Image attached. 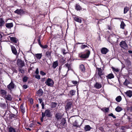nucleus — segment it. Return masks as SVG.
<instances>
[{"label": "nucleus", "instance_id": "nucleus-1", "mask_svg": "<svg viewBox=\"0 0 132 132\" xmlns=\"http://www.w3.org/2000/svg\"><path fill=\"white\" fill-rule=\"evenodd\" d=\"M90 53V51L89 50H86V52L84 53L82 52L78 54V56L81 60H83L88 58Z\"/></svg>", "mask_w": 132, "mask_h": 132}, {"label": "nucleus", "instance_id": "nucleus-2", "mask_svg": "<svg viewBox=\"0 0 132 132\" xmlns=\"http://www.w3.org/2000/svg\"><path fill=\"white\" fill-rule=\"evenodd\" d=\"M42 114L44 116L48 118H51L53 115L51 113V111L48 109L46 110L44 112H42Z\"/></svg>", "mask_w": 132, "mask_h": 132}, {"label": "nucleus", "instance_id": "nucleus-3", "mask_svg": "<svg viewBox=\"0 0 132 132\" xmlns=\"http://www.w3.org/2000/svg\"><path fill=\"white\" fill-rule=\"evenodd\" d=\"M45 83L48 86L53 87L54 84V82L51 78H48L45 82Z\"/></svg>", "mask_w": 132, "mask_h": 132}, {"label": "nucleus", "instance_id": "nucleus-4", "mask_svg": "<svg viewBox=\"0 0 132 132\" xmlns=\"http://www.w3.org/2000/svg\"><path fill=\"white\" fill-rule=\"evenodd\" d=\"M120 46L123 49L125 50H127L128 48V45L125 41L122 40L120 44Z\"/></svg>", "mask_w": 132, "mask_h": 132}, {"label": "nucleus", "instance_id": "nucleus-5", "mask_svg": "<svg viewBox=\"0 0 132 132\" xmlns=\"http://www.w3.org/2000/svg\"><path fill=\"white\" fill-rule=\"evenodd\" d=\"M17 64L19 67L22 68L25 65L24 61H22L20 59H18L17 61Z\"/></svg>", "mask_w": 132, "mask_h": 132}, {"label": "nucleus", "instance_id": "nucleus-6", "mask_svg": "<svg viewBox=\"0 0 132 132\" xmlns=\"http://www.w3.org/2000/svg\"><path fill=\"white\" fill-rule=\"evenodd\" d=\"M75 7V9L77 11H80L84 10V9L82 8L78 3L76 4Z\"/></svg>", "mask_w": 132, "mask_h": 132}, {"label": "nucleus", "instance_id": "nucleus-7", "mask_svg": "<svg viewBox=\"0 0 132 132\" xmlns=\"http://www.w3.org/2000/svg\"><path fill=\"white\" fill-rule=\"evenodd\" d=\"M14 84L12 81L11 83L7 86V88L10 90V92H11L12 91V89L14 88Z\"/></svg>", "mask_w": 132, "mask_h": 132}, {"label": "nucleus", "instance_id": "nucleus-8", "mask_svg": "<svg viewBox=\"0 0 132 132\" xmlns=\"http://www.w3.org/2000/svg\"><path fill=\"white\" fill-rule=\"evenodd\" d=\"M14 12L20 15H22L23 14H25V12L23 10L21 9H17L14 11Z\"/></svg>", "mask_w": 132, "mask_h": 132}, {"label": "nucleus", "instance_id": "nucleus-9", "mask_svg": "<svg viewBox=\"0 0 132 132\" xmlns=\"http://www.w3.org/2000/svg\"><path fill=\"white\" fill-rule=\"evenodd\" d=\"M55 117L57 120H59L61 119L62 118V116L61 113L57 112L54 114Z\"/></svg>", "mask_w": 132, "mask_h": 132}, {"label": "nucleus", "instance_id": "nucleus-10", "mask_svg": "<svg viewBox=\"0 0 132 132\" xmlns=\"http://www.w3.org/2000/svg\"><path fill=\"white\" fill-rule=\"evenodd\" d=\"M72 106V103L71 102H67L65 108L66 110L68 111L71 108Z\"/></svg>", "mask_w": 132, "mask_h": 132}, {"label": "nucleus", "instance_id": "nucleus-11", "mask_svg": "<svg viewBox=\"0 0 132 132\" xmlns=\"http://www.w3.org/2000/svg\"><path fill=\"white\" fill-rule=\"evenodd\" d=\"M7 94V92L6 90L2 89L0 90V96L4 98Z\"/></svg>", "mask_w": 132, "mask_h": 132}, {"label": "nucleus", "instance_id": "nucleus-12", "mask_svg": "<svg viewBox=\"0 0 132 132\" xmlns=\"http://www.w3.org/2000/svg\"><path fill=\"white\" fill-rule=\"evenodd\" d=\"M97 70L98 74L100 78L102 79V76L103 75L104 73H103L102 69L101 68H97Z\"/></svg>", "mask_w": 132, "mask_h": 132}, {"label": "nucleus", "instance_id": "nucleus-13", "mask_svg": "<svg viewBox=\"0 0 132 132\" xmlns=\"http://www.w3.org/2000/svg\"><path fill=\"white\" fill-rule=\"evenodd\" d=\"M10 46L11 48V51L12 53L15 55H17V52L16 49L15 47L13 45H10Z\"/></svg>", "mask_w": 132, "mask_h": 132}, {"label": "nucleus", "instance_id": "nucleus-14", "mask_svg": "<svg viewBox=\"0 0 132 132\" xmlns=\"http://www.w3.org/2000/svg\"><path fill=\"white\" fill-rule=\"evenodd\" d=\"M72 16L74 18V20L75 21L79 23H81V20L77 16L75 15H73Z\"/></svg>", "mask_w": 132, "mask_h": 132}, {"label": "nucleus", "instance_id": "nucleus-15", "mask_svg": "<svg viewBox=\"0 0 132 132\" xmlns=\"http://www.w3.org/2000/svg\"><path fill=\"white\" fill-rule=\"evenodd\" d=\"M109 51L108 49L105 47H103L101 50V52L103 54H106Z\"/></svg>", "mask_w": 132, "mask_h": 132}, {"label": "nucleus", "instance_id": "nucleus-16", "mask_svg": "<svg viewBox=\"0 0 132 132\" xmlns=\"http://www.w3.org/2000/svg\"><path fill=\"white\" fill-rule=\"evenodd\" d=\"M94 86L96 89H99L102 87V86L101 84L97 82L94 85Z\"/></svg>", "mask_w": 132, "mask_h": 132}, {"label": "nucleus", "instance_id": "nucleus-17", "mask_svg": "<svg viewBox=\"0 0 132 132\" xmlns=\"http://www.w3.org/2000/svg\"><path fill=\"white\" fill-rule=\"evenodd\" d=\"M66 123V120L64 118H63L61 121V122L60 124V126L61 127L65 126V125Z\"/></svg>", "mask_w": 132, "mask_h": 132}, {"label": "nucleus", "instance_id": "nucleus-18", "mask_svg": "<svg viewBox=\"0 0 132 132\" xmlns=\"http://www.w3.org/2000/svg\"><path fill=\"white\" fill-rule=\"evenodd\" d=\"M4 98L8 101H11L12 99V98L11 95L8 94L7 95V94L4 97Z\"/></svg>", "mask_w": 132, "mask_h": 132}, {"label": "nucleus", "instance_id": "nucleus-19", "mask_svg": "<svg viewBox=\"0 0 132 132\" xmlns=\"http://www.w3.org/2000/svg\"><path fill=\"white\" fill-rule=\"evenodd\" d=\"M5 23L4 19L3 18H0V28H2Z\"/></svg>", "mask_w": 132, "mask_h": 132}, {"label": "nucleus", "instance_id": "nucleus-20", "mask_svg": "<svg viewBox=\"0 0 132 132\" xmlns=\"http://www.w3.org/2000/svg\"><path fill=\"white\" fill-rule=\"evenodd\" d=\"M44 93V92L41 88H40L36 92V94L38 96H42Z\"/></svg>", "mask_w": 132, "mask_h": 132}, {"label": "nucleus", "instance_id": "nucleus-21", "mask_svg": "<svg viewBox=\"0 0 132 132\" xmlns=\"http://www.w3.org/2000/svg\"><path fill=\"white\" fill-rule=\"evenodd\" d=\"M7 130L9 132H16L15 128L10 126L7 127Z\"/></svg>", "mask_w": 132, "mask_h": 132}, {"label": "nucleus", "instance_id": "nucleus-22", "mask_svg": "<svg viewBox=\"0 0 132 132\" xmlns=\"http://www.w3.org/2000/svg\"><path fill=\"white\" fill-rule=\"evenodd\" d=\"M10 39L12 43H17L18 41V39L15 37H10Z\"/></svg>", "mask_w": 132, "mask_h": 132}, {"label": "nucleus", "instance_id": "nucleus-23", "mask_svg": "<svg viewBox=\"0 0 132 132\" xmlns=\"http://www.w3.org/2000/svg\"><path fill=\"white\" fill-rule=\"evenodd\" d=\"M106 76L107 80L109 79L113 78L114 77L113 74L112 73H109L108 75Z\"/></svg>", "mask_w": 132, "mask_h": 132}, {"label": "nucleus", "instance_id": "nucleus-24", "mask_svg": "<svg viewBox=\"0 0 132 132\" xmlns=\"http://www.w3.org/2000/svg\"><path fill=\"white\" fill-rule=\"evenodd\" d=\"M125 93L127 96L129 97H131L132 96V91L131 90L127 91Z\"/></svg>", "mask_w": 132, "mask_h": 132}, {"label": "nucleus", "instance_id": "nucleus-25", "mask_svg": "<svg viewBox=\"0 0 132 132\" xmlns=\"http://www.w3.org/2000/svg\"><path fill=\"white\" fill-rule=\"evenodd\" d=\"M6 27L8 29H11V28L13 27V23H6L5 24Z\"/></svg>", "mask_w": 132, "mask_h": 132}, {"label": "nucleus", "instance_id": "nucleus-26", "mask_svg": "<svg viewBox=\"0 0 132 132\" xmlns=\"http://www.w3.org/2000/svg\"><path fill=\"white\" fill-rule=\"evenodd\" d=\"M52 52L48 51L46 52L45 54V56H47L48 58L50 59L51 58V53Z\"/></svg>", "mask_w": 132, "mask_h": 132}, {"label": "nucleus", "instance_id": "nucleus-27", "mask_svg": "<svg viewBox=\"0 0 132 132\" xmlns=\"http://www.w3.org/2000/svg\"><path fill=\"white\" fill-rule=\"evenodd\" d=\"M92 128L89 125H86L84 127V130L85 131H90Z\"/></svg>", "mask_w": 132, "mask_h": 132}, {"label": "nucleus", "instance_id": "nucleus-28", "mask_svg": "<svg viewBox=\"0 0 132 132\" xmlns=\"http://www.w3.org/2000/svg\"><path fill=\"white\" fill-rule=\"evenodd\" d=\"M58 64L59 63L58 61L54 62L53 64L52 67L53 69H55L58 65Z\"/></svg>", "mask_w": 132, "mask_h": 132}, {"label": "nucleus", "instance_id": "nucleus-29", "mask_svg": "<svg viewBox=\"0 0 132 132\" xmlns=\"http://www.w3.org/2000/svg\"><path fill=\"white\" fill-rule=\"evenodd\" d=\"M20 109L22 113L23 114L25 112V109L24 107L23 106V104H21L20 106Z\"/></svg>", "mask_w": 132, "mask_h": 132}, {"label": "nucleus", "instance_id": "nucleus-30", "mask_svg": "<svg viewBox=\"0 0 132 132\" xmlns=\"http://www.w3.org/2000/svg\"><path fill=\"white\" fill-rule=\"evenodd\" d=\"M76 92V91L73 89H72L70 91L69 93L71 97L75 95Z\"/></svg>", "mask_w": 132, "mask_h": 132}, {"label": "nucleus", "instance_id": "nucleus-31", "mask_svg": "<svg viewBox=\"0 0 132 132\" xmlns=\"http://www.w3.org/2000/svg\"><path fill=\"white\" fill-rule=\"evenodd\" d=\"M79 69L82 72H84L85 71V66L83 64H81L80 65Z\"/></svg>", "mask_w": 132, "mask_h": 132}, {"label": "nucleus", "instance_id": "nucleus-32", "mask_svg": "<svg viewBox=\"0 0 132 132\" xmlns=\"http://www.w3.org/2000/svg\"><path fill=\"white\" fill-rule=\"evenodd\" d=\"M64 65L68 68V71L72 70L71 64H69L68 63H67L65 64Z\"/></svg>", "mask_w": 132, "mask_h": 132}, {"label": "nucleus", "instance_id": "nucleus-33", "mask_svg": "<svg viewBox=\"0 0 132 132\" xmlns=\"http://www.w3.org/2000/svg\"><path fill=\"white\" fill-rule=\"evenodd\" d=\"M101 110L104 112H108L109 111V108H103L101 109Z\"/></svg>", "mask_w": 132, "mask_h": 132}, {"label": "nucleus", "instance_id": "nucleus-34", "mask_svg": "<svg viewBox=\"0 0 132 132\" xmlns=\"http://www.w3.org/2000/svg\"><path fill=\"white\" fill-rule=\"evenodd\" d=\"M42 56V53H38L36 54L35 57H36L37 59H41Z\"/></svg>", "mask_w": 132, "mask_h": 132}, {"label": "nucleus", "instance_id": "nucleus-35", "mask_svg": "<svg viewBox=\"0 0 132 132\" xmlns=\"http://www.w3.org/2000/svg\"><path fill=\"white\" fill-rule=\"evenodd\" d=\"M57 104L55 102H52L51 103V108H55L57 105Z\"/></svg>", "mask_w": 132, "mask_h": 132}, {"label": "nucleus", "instance_id": "nucleus-36", "mask_svg": "<svg viewBox=\"0 0 132 132\" xmlns=\"http://www.w3.org/2000/svg\"><path fill=\"white\" fill-rule=\"evenodd\" d=\"M0 107L4 109L6 108V105L5 103H0Z\"/></svg>", "mask_w": 132, "mask_h": 132}, {"label": "nucleus", "instance_id": "nucleus-37", "mask_svg": "<svg viewBox=\"0 0 132 132\" xmlns=\"http://www.w3.org/2000/svg\"><path fill=\"white\" fill-rule=\"evenodd\" d=\"M126 26L125 24L123 21L121 22V23L120 24V28L122 29H124L125 26Z\"/></svg>", "mask_w": 132, "mask_h": 132}, {"label": "nucleus", "instance_id": "nucleus-38", "mask_svg": "<svg viewBox=\"0 0 132 132\" xmlns=\"http://www.w3.org/2000/svg\"><path fill=\"white\" fill-rule=\"evenodd\" d=\"M123 109L122 108L119 106H118L115 109V110L117 112H119L122 110Z\"/></svg>", "mask_w": 132, "mask_h": 132}, {"label": "nucleus", "instance_id": "nucleus-39", "mask_svg": "<svg viewBox=\"0 0 132 132\" xmlns=\"http://www.w3.org/2000/svg\"><path fill=\"white\" fill-rule=\"evenodd\" d=\"M122 100V98L121 96H118L116 98V101L118 102H119Z\"/></svg>", "mask_w": 132, "mask_h": 132}, {"label": "nucleus", "instance_id": "nucleus-40", "mask_svg": "<svg viewBox=\"0 0 132 132\" xmlns=\"http://www.w3.org/2000/svg\"><path fill=\"white\" fill-rule=\"evenodd\" d=\"M129 10V7L127 6L125 7L124 9L123 13L124 14L126 13Z\"/></svg>", "mask_w": 132, "mask_h": 132}, {"label": "nucleus", "instance_id": "nucleus-41", "mask_svg": "<svg viewBox=\"0 0 132 132\" xmlns=\"http://www.w3.org/2000/svg\"><path fill=\"white\" fill-rule=\"evenodd\" d=\"M111 68L112 70L114 73L115 72H118L119 71V70L118 68H115L113 67H112Z\"/></svg>", "mask_w": 132, "mask_h": 132}, {"label": "nucleus", "instance_id": "nucleus-42", "mask_svg": "<svg viewBox=\"0 0 132 132\" xmlns=\"http://www.w3.org/2000/svg\"><path fill=\"white\" fill-rule=\"evenodd\" d=\"M73 126L74 127H80V126L78 125V123L77 122V120H76L73 124Z\"/></svg>", "mask_w": 132, "mask_h": 132}, {"label": "nucleus", "instance_id": "nucleus-43", "mask_svg": "<svg viewBox=\"0 0 132 132\" xmlns=\"http://www.w3.org/2000/svg\"><path fill=\"white\" fill-rule=\"evenodd\" d=\"M22 68L18 67V70L19 72L22 73H23L24 72L23 70L22 69Z\"/></svg>", "mask_w": 132, "mask_h": 132}, {"label": "nucleus", "instance_id": "nucleus-44", "mask_svg": "<svg viewBox=\"0 0 132 132\" xmlns=\"http://www.w3.org/2000/svg\"><path fill=\"white\" fill-rule=\"evenodd\" d=\"M126 62L128 66H130L131 65V63L129 60L128 59L126 60Z\"/></svg>", "mask_w": 132, "mask_h": 132}, {"label": "nucleus", "instance_id": "nucleus-45", "mask_svg": "<svg viewBox=\"0 0 132 132\" xmlns=\"http://www.w3.org/2000/svg\"><path fill=\"white\" fill-rule=\"evenodd\" d=\"M129 83V82L127 79H126L125 82L123 83V84L126 86H127L128 85Z\"/></svg>", "mask_w": 132, "mask_h": 132}, {"label": "nucleus", "instance_id": "nucleus-46", "mask_svg": "<svg viewBox=\"0 0 132 132\" xmlns=\"http://www.w3.org/2000/svg\"><path fill=\"white\" fill-rule=\"evenodd\" d=\"M65 60L64 58H62L60 59V63L62 64H64L65 63Z\"/></svg>", "mask_w": 132, "mask_h": 132}, {"label": "nucleus", "instance_id": "nucleus-47", "mask_svg": "<svg viewBox=\"0 0 132 132\" xmlns=\"http://www.w3.org/2000/svg\"><path fill=\"white\" fill-rule=\"evenodd\" d=\"M28 78L27 76H25L24 77L23 79V82H26L27 81Z\"/></svg>", "mask_w": 132, "mask_h": 132}, {"label": "nucleus", "instance_id": "nucleus-48", "mask_svg": "<svg viewBox=\"0 0 132 132\" xmlns=\"http://www.w3.org/2000/svg\"><path fill=\"white\" fill-rule=\"evenodd\" d=\"M88 47L87 45H82L80 46V48L81 49H84L86 47Z\"/></svg>", "mask_w": 132, "mask_h": 132}, {"label": "nucleus", "instance_id": "nucleus-49", "mask_svg": "<svg viewBox=\"0 0 132 132\" xmlns=\"http://www.w3.org/2000/svg\"><path fill=\"white\" fill-rule=\"evenodd\" d=\"M15 116V114H14L12 113L9 115V118L10 119H12Z\"/></svg>", "mask_w": 132, "mask_h": 132}, {"label": "nucleus", "instance_id": "nucleus-50", "mask_svg": "<svg viewBox=\"0 0 132 132\" xmlns=\"http://www.w3.org/2000/svg\"><path fill=\"white\" fill-rule=\"evenodd\" d=\"M108 116H109L112 117L114 119H116V116L115 115H114L112 113H111L110 114H109L108 115Z\"/></svg>", "mask_w": 132, "mask_h": 132}, {"label": "nucleus", "instance_id": "nucleus-51", "mask_svg": "<svg viewBox=\"0 0 132 132\" xmlns=\"http://www.w3.org/2000/svg\"><path fill=\"white\" fill-rule=\"evenodd\" d=\"M37 40L39 45L40 46V47H42V45L41 43L40 38H39L37 39Z\"/></svg>", "mask_w": 132, "mask_h": 132}, {"label": "nucleus", "instance_id": "nucleus-52", "mask_svg": "<svg viewBox=\"0 0 132 132\" xmlns=\"http://www.w3.org/2000/svg\"><path fill=\"white\" fill-rule=\"evenodd\" d=\"M72 82L73 84L75 85H76L77 84H78V82L77 81H72Z\"/></svg>", "mask_w": 132, "mask_h": 132}, {"label": "nucleus", "instance_id": "nucleus-53", "mask_svg": "<svg viewBox=\"0 0 132 132\" xmlns=\"http://www.w3.org/2000/svg\"><path fill=\"white\" fill-rule=\"evenodd\" d=\"M40 73L41 75L42 76H45L46 75V73L42 71H40Z\"/></svg>", "mask_w": 132, "mask_h": 132}, {"label": "nucleus", "instance_id": "nucleus-54", "mask_svg": "<svg viewBox=\"0 0 132 132\" xmlns=\"http://www.w3.org/2000/svg\"><path fill=\"white\" fill-rule=\"evenodd\" d=\"M35 78L38 80H39L40 79V75H35Z\"/></svg>", "mask_w": 132, "mask_h": 132}, {"label": "nucleus", "instance_id": "nucleus-55", "mask_svg": "<svg viewBox=\"0 0 132 132\" xmlns=\"http://www.w3.org/2000/svg\"><path fill=\"white\" fill-rule=\"evenodd\" d=\"M127 110H129L131 112H132V105L130 107H128Z\"/></svg>", "mask_w": 132, "mask_h": 132}, {"label": "nucleus", "instance_id": "nucleus-56", "mask_svg": "<svg viewBox=\"0 0 132 132\" xmlns=\"http://www.w3.org/2000/svg\"><path fill=\"white\" fill-rule=\"evenodd\" d=\"M45 117L44 116V115L42 114V117L40 118V120L42 122H43V119Z\"/></svg>", "mask_w": 132, "mask_h": 132}, {"label": "nucleus", "instance_id": "nucleus-57", "mask_svg": "<svg viewBox=\"0 0 132 132\" xmlns=\"http://www.w3.org/2000/svg\"><path fill=\"white\" fill-rule=\"evenodd\" d=\"M65 50L64 49H62V52L63 54H65L67 53L65 52Z\"/></svg>", "mask_w": 132, "mask_h": 132}, {"label": "nucleus", "instance_id": "nucleus-58", "mask_svg": "<svg viewBox=\"0 0 132 132\" xmlns=\"http://www.w3.org/2000/svg\"><path fill=\"white\" fill-rule=\"evenodd\" d=\"M48 47V46L47 45H42V47H41L43 48H47Z\"/></svg>", "mask_w": 132, "mask_h": 132}, {"label": "nucleus", "instance_id": "nucleus-59", "mask_svg": "<svg viewBox=\"0 0 132 132\" xmlns=\"http://www.w3.org/2000/svg\"><path fill=\"white\" fill-rule=\"evenodd\" d=\"M39 72L38 71V68H37L36 69L35 73L37 75H38L39 74Z\"/></svg>", "mask_w": 132, "mask_h": 132}, {"label": "nucleus", "instance_id": "nucleus-60", "mask_svg": "<svg viewBox=\"0 0 132 132\" xmlns=\"http://www.w3.org/2000/svg\"><path fill=\"white\" fill-rule=\"evenodd\" d=\"M23 88L24 89H26L28 88V86L26 85H24L23 86Z\"/></svg>", "mask_w": 132, "mask_h": 132}, {"label": "nucleus", "instance_id": "nucleus-61", "mask_svg": "<svg viewBox=\"0 0 132 132\" xmlns=\"http://www.w3.org/2000/svg\"><path fill=\"white\" fill-rule=\"evenodd\" d=\"M41 105L42 106V109H44V102H43L41 104Z\"/></svg>", "mask_w": 132, "mask_h": 132}, {"label": "nucleus", "instance_id": "nucleus-62", "mask_svg": "<svg viewBox=\"0 0 132 132\" xmlns=\"http://www.w3.org/2000/svg\"><path fill=\"white\" fill-rule=\"evenodd\" d=\"M45 79L46 78L45 77L42 78L41 81L43 82H44L45 81Z\"/></svg>", "mask_w": 132, "mask_h": 132}, {"label": "nucleus", "instance_id": "nucleus-63", "mask_svg": "<svg viewBox=\"0 0 132 132\" xmlns=\"http://www.w3.org/2000/svg\"><path fill=\"white\" fill-rule=\"evenodd\" d=\"M38 100L39 101V103H42L43 102V100L42 98H39Z\"/></svg>", "mask_w": 132, "mask_h": 132}, {"label": "nucleus", "instance_id": "nucleus-64", "mask_svg": "<svg viewBox=\"0 0 132 132\" xmlns=\"http://www.w3.org/2000/svg\"><path fill=\"white\" fill-rule=\"evenodd\" d=\"M34 125V124L33 123H32L30 124L29 127L30 128H32V127H33Z\"/></svg>", "mask_w": 132, "mask_h": 132}]
</instances>
